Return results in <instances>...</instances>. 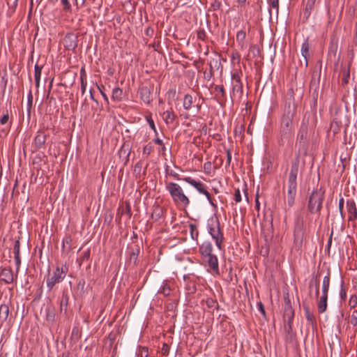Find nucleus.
<instances>
[{
	"label": "nucleus",
	"instance_id": "obj_6",
	"mask_svg": "<svg viewBox=\"0 0 357 357\" xmlns=\"http://www.w3.org/2000/svg\"><path fill=\"white\" fill-rule=\"evenodd\" d=\"M68 271V269L66 266H62L61 268L57 266L52 273H49L46 282L50 290H52L55 284L63 280Z\"/></svg>",
	"mask_w": 357,
	"mask_h": 357
},
{
	"label": "nucleus",
	"instance_id": "obj_12",
	"mask_svg": "<svg viewBox=\"0 0 357 357\" xmlns=\"http://www.w3.org/2000/svg\"><path fill=\"white\" fill-rule=\"evenodd\" d=\"M346 206L349 216V221L357 220V207L355 201L353 199H349L346 202Z\"/></svg>",
	"mask_w": 357,
	"mask_h": 357
},
{
	"label": "nucleus",
	"instance_id": "obj_17",
	"mask_svg": "<svg viewBox=\"0 0 357 357\" xmlns=\"http://www.w3.org/2000/svg\"><path fill=\"white\" fill-rule=\"evenodd\" d=\"M328 306V296L321 295L317 301V310L319 313L322 314L327 310Z\"/></svg>",
	"mask_w": 357,
	"mask_h": 357
},
{
	"label": "nucleus",
	"instance_id": "obj_51",
	"mask_svg": "<svg viewBox=\"0 0 357 357\" xmlns=\"http://www.w3.org/2000/svg\"><path fill=\"white\" fill-rule=\"evenodd\" d=\"M340 296L342 300H345L347 297V292L345 289L344 288L343 285L341 286L340 291Z\"/></svg>",
	"mask_w": 357,
	"mask_h": 357
},
{
	"label": "nucleus",
	"instance_id": "obj_56",
	"mask_svg": "<svg viewBox=\"0 0 357 357\" xmlns=\"http://www.w3.org/2000/svg\"><path fill=\"white\" fill-rule=\"evenodd\" d=\"M90 257V250H87L86 251L84 252L82 254V260H88Z\"/></svg>",
	"mask_w": 357,
	"mask_h": 357
},
{
	"label": "nucleus",
	"instance_id": "obj_19",
	"mask_svg": "<svg viewBox=\"0 0 357 357\" xmlns=\"http://www.w3.org/2000/svg\"><path fill=\"white\" fill-rule=\"evenodd\" d=\"M63 43L68 49H75L77 47L76 38L73 34L66 36Z\"/></svg>",
	"mask_w": 357,
	"mask_h": 357
},
{
	"label": "nucleus",
	"instance_id": "obj_41",
	"mask_svg": "<svg viewBox=\"0 0 357 357\" xmlns=\"http://www.w3.org/2000/svg\"><path fill=\"white\" fill-rule=\"evenodd\" d=\"M153 146L151 144H148L143 148V155H149L153 151Z\"/></svg>",
	"mask_w": 357,
	"mask_h": 357
},
{
	"label": "nucleus",
	"instance_id": "obj_44",
	"mask_svg": "<svg viewBox=\"0 0 357 357\" xmlns=\"http://www.w3.org/2000/svg\"><path fill=\"white\" fill-rule=\"evenodd\" d=\"M146 118L147 122H148V123H149V125L150 128H151L153 130H154V132H155V133H157V130H156V128H155V126L154 121H153V119H152V118H151V115H149V116H146Z\"/></svg>",
	"mask_w": 357,
	"mask_h": 357
},
{
	"label": "nucleus",
	"instance_id": "obj_49",
	"mask_svg": "<svg viewBox=\"0 0 357 357\" xmlns=\"http://www.w3.org/2000/svg\"><path fill=\"white\" fill-rule=\"evenodd\" d=\"M211 162H206L204 164V169L205 172L210 173L211 170Z\"/></svg>",
	"mask_w": 357,
	"mask_h": 357
},
{
	"label": "nucleus",
	"instance_id": "obj_22",
	"mask_svg": "<svg viewBox=\"0 0 357 357\" xmlns=\"http://www.w3.org/2000/svg\"><path fill=\"white\" fill-rule=\"evenodd\" d=\"M317 0H307L306 6L303 11L304 17L306 20L308 19L313 10Z\"/></svg>",
	"mask_w": 357,
	"mask_h": 357
},
{
	"label": "nucleus",
	"instance_id": "obj_25",
	"mask_svg": "<svg viewBox=\"0 0 357 357\" xmlns=\"http://www.w3.org/2000/svg\"><path fill=\"white\" fill-rule=\"evenodd\" d=\"M310 45L307 40H305L301 46V54L305 60V66H307V57L309 56Z\"/></svg>",
	"mask_w": 357,
	"mask_h": 357
},
{
	"label": "nucleus",
	"instance_id": "obj_63",
	"mask_svg": "<svg viewBox=\"0 0 357 357\" xmlns=\"http://www.w3.org/2000/svg\"><path fill=\"white\" fill-rule=\"evenodd\" d=\"M255 207L257 210L259 209V199H258V197H257L255 199Z\"/></svg>",
	"mask_w": 357,
	"mask_h": 357
},
{
	"label": "nucleus",
	"instance_id": "obj_33",
	"mask_svg": "<svg viewBox=\"0 0 357 357\" xmlns=\"http://www.w3.org/2000/svg\"><path fill=\"white\" fill-rule=\"evenodd\" d=\"M344 204V199L343 197H341L339 199L338 209H339V212H340L342 219L344 218V213L343 212Z\"/></svg>",
	"mask_w": 357,
	"mask_h": 357
},
{
	"label": "nucleus",
	"instance_id": "obj_35",
	"mask_svg": "<svg viewBox=\"0 0 357 357\" xmlns=\"http://www.w3.org/2000/svg\"><path fill=\"white\" fill-rule=\"evenodd\" d=\"M349 305L351 308H355L357 306V296L353 294L350 296Z\"/></svg>",
	"mask_w": 357,
	"mask_h": 357
},
{
	"label": "nucleus",
	"instance_id": "obj_60",
	"mask_svg": "<svg viewBox=\"0 0 357 357\" xmlns=\"http://www.w3.org/2000/svg\"><path fill=\"white\" fill-rule=\"evenodd\" d=\"M271 227H272V226H271V222L268 223V225H266L263 224V225H262V231H263L264 232L265 231V230L269 231V230H270V229L271 228Z\"/></svg>",
	"mask_w": 357,
	"mask_h": 357
},
{
	"label": "nucleus",
	"instance_id": "obj_48",
	"mask_svg": "<svg viewBox=\"0 0 357 357\" xmlns=\"http://www.w3.org/2000/svg\"><path fill=\"white\" fill-rule=\"evenodd\" d=\"M168 175L173 177L176 180H178V181L182 180V178L180 177V175L177 172H176L173 170H171L169 172Z\"/></svg>",
	"mask_w": 357,
	"mask_h": 357
},
{
	"label": "nucleus",
	"instance_id": "obj_36",
	"mask_svg": "<svg viewBox=\"0 0 357 357\" xmlns=\"http://www.w3.org/2000/svg\"><path fill=\"white\" fill-rule=\"evenodd\" d=\"M337 50V40L333 38L329 46V51L336 53Z\"/></svg>",
	"mask_w": 357,
	"mask_h": 357
},
{
	"label": "nucleus",
	"instance_id": "obj_8",
	"mask_svg": "<svg viewBox=\"0 0 357 357\" xmlns=\"http://www.w3.org/2000/svg\"><path fill=\"white\" fill-rule=\"evenodd\" d=\"M241 70H236L231 74L232 79V93H238L243 95V84L241 82Z\"/></svg>",
	"mask_w": 357,
	"mask_h": 357
},
{
	"label": "nucleus",
	"instance_id": "obj_14",
	"mask_svg": "<svg viewBox=\"0 0 357 357\" xmlns=\"http://www.w3.org/2000/svg\"><path fill=\"white\" fill-rule=\"evenodd\" d=\"M46 138L47 136L43 132H38L33 141V146H35L36 149H40L44 146Z\"/></svg>",
	"mask_w": 357,
	"mask_h": 357
},
{
	"label": "nucleus",
	"instance_id": "obj_27",
	"mask_svg": "<svg viewBox=\"0 0 357 357\" xmlns=\"http://www.w3.org/2000/svg\"><path fill=\"white\" fill-rule=\"evenodd\" d=\"M215 91L218 92V97L222 100H226V93L222 85H215L214 87Z\"/></svg>",
	"mask_w": 357,
	"mask_h": 357
},
{
	"label": "nucleus",
	"instance_id": "obj_52",
	"mask_svg": "<svg viewBox=\"0 0 357 357\" xmlns=\"http://www.w3.org/2000/svg\"><path fill=\"white\" fill-rule=\"evenodd\" d=\"M9 120V116L8 114H4L0 119V123L2 125H4L8 122Z\"/></svg>",
	"mask_w": 357,
	"mask_h": 357
},
{
	"label": "nucleus",
	"instance_id": "obj_28",
	"mask_svg": "<svg viewBox=\"0 0 357 357\" xmlns=\"http://www.w3.org/2000/svg\"><path fill=\"white\" fill-rule=\"evenodd\" d=\"M246 37V33L243 30H240L236 33V41L238 45L241 47V48L244 46V40Z\"/></svg>",
	"mask_w": 357,
	"mask_h": 357
},
{
	"label": "nucleus",
	"instance_id": "obj_24",
	"mask_svg": "<svg viewBox=\"0 0 357 357\" xmlns=\"http://www.w3.org/2000/svg\"><path fill=\"white\" fill-rule=\"evenodd\" d=\"M194 102H195V98L191 95L186 94L184 96L183 102V106L184 109L186 110L190 109L192 107Z\"/></svg>",
	"mask_w": 357,
	"mask_h": 357
},
{
	"label": "nucleus",
	"instance_id": "obj_3",
	"mask_svg": "<svg viewBox=\"0 0 357 357\" xmlns=\"http://www.w3.org/2000/svg\"><path fill=\"white\" fill-rule=\"evenodd\" d=\"M325 197V190L321 187L314 190L309 197L307 210L310 213H319Z\"/></svg>",
	"mask_w": 357,
	"mask_h": 357
},
{
	"label": "nucleus",
	"instance_id": "obj_57",
	"mask_svg": "<svg viewBox=\"0 0 357 357\" xmlns=\"http://www.w3.org/2000/svg\"><path fill=\"white\" fill-rule=\"evenodd\" d=\"M202 194L204 195L206 197L207 199L209 201V202L212 205H213L212 200H211V196L210 193L207 191L206 189Z\"/></svg>",
	"mask_w": 357,
	"mask_h": 357
},
{
	"label": "nucleus",
	"instance_id": "obj_37",
	"mask_svg": "<svg viewBox=\"0 0 357 357\" xmlns=\"http://www.w3.org/2000/svg\"><path fill=\"white\" fill-rule=\"evenodd\" d=\"M20 240H16L14 243L13 245V253L14 256H19L20 254Z\"/></svg>",
	"mask_w": 357,
	"mask_h": 357
},
{
	"label": "nucleus",
	"instance_id": "obj_16",
	"mask_svg": "<svg viewBox=\"0 0 357 357\" xmlns=\"http://www.w3.org/2000/svg\"><path fill=\"white\" fill-rule=\"evenodd\" d=\"M307 137V126L303 123L297 135V141L301 144H304Z\"/></svg>",
	"mask_w": 357,
	"mask_h": 357
},
{
	"label": "nucleus",
	"instance_id": "obj_62",
	"mask_svg": "<svg viewBox=\"0 0 357 357\" xmlns=\"http://www.w3.org/2000/svg\"><path fill=\"white\" fill-rule=\"evenodd\" d=\"M154 142L156 144H158L160 146H163V142L162 139H159V138H155L154 140Z\"/></svg>",
	"mask_w": 357,
	"mask_h": 357
},
{
	"label": "nucleus",
	"instance_id": "obj_7",
	"mask_svg": "<svg viewBox=\"0 0 357 357\" xmlns=\"http://www.w3.org/2000/svg\"><path fill=\"white\" fill-rule=\"evenodd\" d=\"M293 117L294 114L291 112L290 106L289 105L288 110L282 116L281 120L280 130L282 132L287 133L291 131L293 126Z\"/></svg>",
	"mask_w": 357,
	"mask_h": 357
},
{
	"label": "nucleus",
	"instance_id": "obj_21",
	"mask_svg": "<svg viewBox=\"0 0 357 357\" xmlns=\"http://www.w3.org/2000/svg\"><path fill=\"white\" fill-rule=\"evenodd\" d=\"M9 314V307L6 304H1L0 305V321L1 323L5 322L8 317Z\"/></svg>",
	"mask_w": 357,
	"mask_h": 357
},
{
	"label": "nucleus",
	"instance_id": "obj_64",
	"mask_svg": "<svg viewBox=\"0 0 357 357\" xmlns=\"http://www.w3.org/2000/svg\"><path fill=\"white\" fill-rule=\"evenodd\" d=\"M40 80V78H35V82H36V87H39Z\"/></svg>",
	"mask_w": 357,
	"mask_h": 357
},
{
	"label": "nucleus",
	"instance_id": "obj_23",
	"mask_svg": "<svg viewBox=\"0 0 357 357\" xmlns=\"http://www.w3.org/2000/svg\"><path fill=\"white\" fill-rule=\"evenodd\" d=\"M162 117L166 124H171L175 120L176 114L172 110H167L163 112Z\"/></svg>",
	"mask_w": 357,
	"mask_h": 357
},
{
	"label": "nucleus",
	"instance_id": "obj_43",
	"mask_svg": "<svg viewBox=\"0 0 357 357\" xmlns=\"http://www.w3.org/2000/svg\"><path fill=\"white\" fill-rule=\"evenodd\" d=\"M43 66L36 65L34 67V76L35 78H40Z\"/></svg>",
	"mask_w": 357,
	"mask_h": 357
},
{
	"label": "nucleus",
	"instance_id": "obj_40",
	"mask_svg": "<svg viewBox=\"0 0 357 357\" xmlns=\"http://www.w3.org/2000/svg\"><path fill=\"white\" fill-rule=\"evenodd\" d=\"M61 4L63 6V10L66 12H70L71 11V5L69 3L68 0H60Z\"/></svg>",
	"mask_w": 357,
	"mask_h": 357
},
{
	"label": "nucleus",
	"instance_id": "obj_13",
	"mask_svg": "<svg viewBox=\"0 0 357 357\" xmlns=\"http://www.w3.org/2000/svg\"><path fill=\"white\" fill-rule=\"evenodd\" d=\"M182 180L193 186L201 194L206 190V185L203 183L196 181L192 177H184Z\"/></svg>",
	"mask_w": 357,
	"mask_h": 357
},
{
	"label": "nucleus",
	"instance_id": "obj_9",
	"mask_svg": "<svg viewBox=\"0 0 357 357\" xmlns=\"http://www.w3.org/2000/svg\"><path fill=\"white\" fill-rule=\"evenodd\" d=\"M204 261L207 266L215 273H219L218 259L217 256L212 252L208 254V255H202Z\"/></svg>",
	"mask_w": 357,
	"mask_h": 357
},
{
	"label": "nucleus",
	"instance_id": "obj_4",
	"mask_svg": "<svg viewBox=\"0 0 357 357\" xmlns=\"http://www.w3.org/2000/svg\"><path fill=\"white\" fill-rule=\"evenodd\" d=\"M208 231L215 241V245L219 250L223 249V233L220 229V221L218 218H211L208 220Z\"/></svg>",
	"mask_w": 357,
	"mask_h": 357
},
{
	"label": "nucleus",
	"instance_id": "obj_11",
	"mask_svg": "<svg viewBox=\"0 0 357 357\" xmlns=\"http://www.w3.org/2000/svg\"><path fill=\"white\" fill-rule=\"evenodd\" d=\"M294 318V312L291 308H288L285 310L284 319V328L287 333L289 334L292 331V321Z\"/></svg>",
	"mask_w": 357,
	"mask_h": 357
},
{
	"label": "nucleus",
	"instance_id": "obj_30",
	"mask_svg": "<svg viewBox=\"0 0 357 357\" xmlns=\"http://www.w3.org/2000/svg\"><path fill=\"white\" fill-rule=\"evenodd\" d=\"M162 213V208L159 206H156L151 213V218L155 221H158L160 219Z\"/></svg>",
	"mask_w": 357,
	"mask_h": 357
},
{
	"label": "nucleus",
	"instance_id": "obj_34",
	"mask_svg": "<svg viewBox=\"0 0 357 357\" xmlns=\"http://www.w3.org/2000/svg\"><path fill=\"white\" fill-rule=\"evenodd\" d=\"M349 322L354 326H357V310H354L351 312Z\"/></svg>",
	"mask_w": 357,
	"mask_h": 357
},
{
	"label": "nucleus",
	"instance_id": "obj_5",
	"mask_svg": "<svg viewBox=\"0 0 357 357\" xmlns=\"http://www.w3.org/2000/svg\"><path fill=\"white\" fill-rule=\"evenodd\" d=\"M305 231L304 218L302 215H298L295 219L294 231V245L296 250H300L303 245Z\"/></svg>",
	"mask_w": 357,
	"mask_h": 357
},
{
	"label": "nucleus",
	"instance_id": "obj_47",
	"mask_svg": "<svg viewBox=\"0 0 357 357\" xmlns=\"http://www.w3.org/2000/svg\"><path fill=\"white\" fill-rule=\"evenodd\" d=\"M98 86V90L100 91V94L102 95L104 100L107 102V103H109V100H108V98L107 96V95L104 93V91H102V89H104V86Z\"/></svg>",
	"mask_w": 357,
	"mask_h": 357
},
{
	"label": "nucleus",
	"instance_id": "obj_55",
	"mask_svg": "<svg viewBox=\"0 0 357 357\" xmlns=\"http://www.w3.org/2000/svg\"><path fill=\"white\" fill-rule=\"evenodd\" d=\"M227 165H229L231 161V153L230 149L227 150Z\"/></svg>",
	"mask_w": 357,
	"mask_h": 357
},
{
	"label": "nucleus",
	"instance_id": "obj_20",
	"mask_svg": "<svg viewBox=\"0 0 357 357\" xmlns=\"http://www.w3.org/2000/svg\"><path fill=\"white\" fill-rule=\"evenodd\" d=\"M331 282L330 273L328 272L327 275L324 278L321 287V295L328 296L329 287Z\"/></svg>",
	"mask_w": 357,
	"mask_h": 357
},
{
	"label": "nucleus",
	"instance_id": "obj_54",
	"mask_svg": "<svg viewBox=\"0 0 357 357\" xmlns=\"http://www.w3.org/2000/svg\"><path fill=\"white\" fill-rule=\"evenodd\" d=\"M32 102H33V96H32L31 91L30 90L29 92V94H28V107L29 109L32 106Z\"/></svg>",
	"mask_w": 357,
	"mask_h": 357
},
{
	"label": "nucleus",
	"instance_id": "obj_15",
	"mask_svg": "<svg viewBox=\"0 0 357 357\" xmlns=\"http://www.w3.org/2000/svg\"><path fill=\"white\" fill-rule=\"evenodd\" d=\"M139 96L141 99L146 104H149L151 99V92L147 86H142L139 89Z\"/></svg>",
	"mask_w": 357,
	"mask_h": 357
},
{
	"label": "nucleus",
	"instance_id": "obj_1",
	"mask_svg": "<svg viewBox=\"0 0 357 357\" xmlns=\"http://www.w3.org/2000/svg\"><path fill=\"white\" fill-rule=\"evenodd\" d=\"M299 159L295 158L291 162L290 172L285 186L287 190L285 199L288 205L291 207L294 204L297 192V176L299 171Z\"/></svg>",
	"mask_w": 357,
	"mask_h": 357
},
{
	"label": "nucleus",
	"instance_id": "obj_2",
	"mask_svg": "<svg viewBox=\"0 0 357 357\" xmlns=\"http://www.w3.org/2000/svg\"><path fill=\"white\" fill-rule=\"evenodd\" d=\"M165 188L175 204L183 207H187L190 204V199L179 184L174 182H165Z\"/></svg>",
	"mask_w": 357,
	"mask_h": 357
},
{
	"label": "nucleus",
	"instance_id": "obj_31",
	"mask_svg": "<svg viewBox=\"0 0 357 357\" xmlns=\"http://www.w3.org/2000/svg\"><path fill=\"white\" fill-rule=\"evenodd\" d=\"M190 234L193 240H197L199 236V231L197 226L195 224L190 223L189 225Z\"/></svg>",
	"mask_w": 357,
	"mask_h": 357
},
{
	"label": "nucleus",
	"instance_id": "obj_42",
	"mask_svg": "<svg viewBox=\"0 0 357 357\" xmlns=\"http://www.w3.org/2000/svg\"><path fill=\"white\" fill-rule=\"evenodd\" d=\"M14 259H15V265H16L15 277L17 278V274H18V272L20 271V265H21L20 255H19V256H14Z\"/></svg>",
	"mask_w": 357,
	"mask_h": 357
},
{
	"label": "nucleus",
	"instance_id": "obj_26",
	"mask_svg": "<svg viewBox=\"0 0 357 357\" xmlns=\"http://www.w3.org/2000/svg\"><path fill=\"white\" fill-rule=\"evenodd\" d=\"M123 90L119 87L114 88L112 91V98L114 101L119 102L122 100Z\"/></svg>",
	"mask_w": 357,
	"mask_h": 357
},
{
	"label": "nucleus",
	"instance_id": "obj_61",
	"mask_svg": "<svg viewBox=\"0 0 357 357\" xmlns=\"http://www.w3.org/2000/svg\"><path fill=\"white\" fill-rule=\"evenodd\" d=\"M86 79V74L84 68H82L80 70V79Z\"/></svg>",
	"mask_w": 357,
	"mask_h": 357
},
{
	"label": "nucleus",
	"instance_id": "obj_10",
	"mask_svg": "<svg viewBox=\"0 0 357 357\" xmlns=\"http://www.w3.org/2000/svg\"><path fill=\"white\" fill-rule=\"evenodd\" d=\"M0 277L1 280L6 284L13 283L15 279L17 278L15 277V274H14L10 267H1L0 271Z\"/></svg>",
	"mask_w": 357,
	"mask_h": 357
},
{
	"label": "nucleus",
	"instance_id": "obj_45",
	"mask_svg": "<svg viewBox=\"0 0 357 357\" xmlns=\"http://www.w3.org/2000/svg\"><path fill=\"white\" fill-rule=\"evenodd\" d=\"M234 200H235L236 203H239L242 200L241 194V191L239 189L235 190Z\"/></svg>",
	"mask_w": 357,
	"mask_h": 357
},
{
	"label": "nucleus",
	"instance_id": "obj_46",
	"mask_svg": "<svg viewBox=\"0 0 357 357\" xmlns=\"http://www.w3.org/2000/svg\"><path fill=\"white\" fill-rule=\"evenodd\" d=\"M81 91L82 95H84L86 92V85H87V80L86 79H81Z\"/></svg>",
	"mask_w": 357,
	"mask_h": 357
},
{
	"label": "nucleus",
	"instance_id": "obj_18",
	"mask_svg": "<svg viewBox=\"0 0 357 357\" xmlns=\"http://www.w3.org/2000/svg\"><path fill=\"white\" fill-rule=\"evenodd\" d=\"M213 245L211 242L208 241L203 242L199 248V251L201 255H208V253L213 252Z\"/></svg>",
	"mask_w": 357,
	"mask_h": 357
},
{
	"label": "nucleus",
	"instance_id": "obj_29",
	"mask_svg": "<svg viewBox=\"0 0 357 357\" xmlns=\"http://www.w3.org/2000/svg\"><path fill=\"white\" fill-rule=\"evenodd\" d=\"M171 291L172 289L170 286L167 284V282H165L158 290V294H162L165 296H167L170 294Z\"/></svg>",
	"mask_w": 357,
	"mask_h": 357
},
{
	"label": "nucleus",
	"instance_id": "obj_38",
	"mask_svg": "<svg viewBox=\"0 0 357 357\" xmlns=\"http://www.w3.org/2000/svg\"><path fill=\"white\" fill-rule=\"evenodd\" d=\"M349 77H350L349 71V70L344 71L342 74V84L343 86L347 85L348 84Z\"/></svg>",
	"mask_w": 357,
	"mask_h": 357
},
{
	"label": "nucleus",
	"instance_id": "obj_32",
	"mask_svg": "<svg viewBox=\"0 0 357 357\" xmlns=\"http://www.w3.org/2000/svg\"><path fill=\"white\" fill-rule=\"evenodd\" d=\"M305 313L307 321L311 324H313L314 321V316L312 313L310 312L308 307H305Z\"/></svg>",
	"mask_w": 357,
	"mask_h": 357
},
{
	"label": "nucleus",
	"instance_id": "obj_59",
	"mask_svg": "<svg viewBox=\"0 0 357 357\" xmlns=\"http://www.w3.org/2000/svg\"><path fill=\"white\" fill-rule=\"evenodd\" d=\"M258 307H259V310L261 312V313L263 314V315H265V310H264V305L262 304L261 302H259L258 303Z\"/></svg>",
	"mask_w": 357,
	"mask_h": 357
},
{
	"label": "nucleus",
	"instance_id": "obj_53",
	"mask_svg": "<svg viewBox=\"0 0 357 357\" xmlns=\"http://www.w3.org/2000/svg\"><path fill=\"white\" fill-rule=\"evenodd\" d=\"M197 38L202 40H204L206 38V33L204 30H200L197 32Z\"/></svg>",
	"mask_w": 357,
	"mask_h": 357
},
{
	"label": "nucleus",
	"instance_id": "obj_50",
	"mask_svg": "<svg viewBox=\"0 0 357 357\" xmlns=\"http://www.w3.org/2000/svg\"><path fill=\"white\" fill-rule=\"evenodd\" d=\"M142 170V164L141 162H137L134 167V172L139 174Z\"/></svg>",
	"mask_w": 357,
	"mask_h": 357
},
{
	"label": "nucleus",
	"instance_id": "obj_39",
	"mask_svg": "<svg viewBox=\"0 0 357 357\" xmlns=\"http://www.w3.org/2000/svg\"><path fill=\"white\" fill-rule=\"evenodd\" d=\"M268 3L269 6L275 9L278 13L279 10V0H268Z\"/></svg>",
	"mask_w": 357,
	"mask_h": 357
},
{
	"label": "nucleus",
	"instance_id": "obj_58",
	"mask_svg": "<svg viewBox=\"0 0 357 357\" xmlns=\"http://www.w3.org/2000/svg\"><path fill=\"white\" fill-rule=\"evenodd\" d=\"M314 284H315V287H316L315 296H316L317 298H318V296L319 295V282L317 280H314Z\"/></svg>",
	"mask_w": 357,
	"mask_h": 357
}]
</instances>
